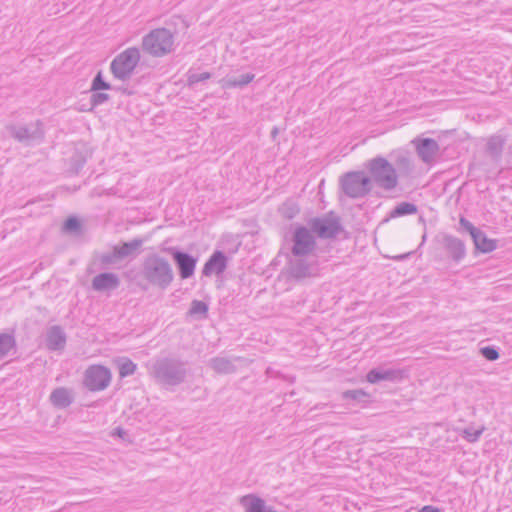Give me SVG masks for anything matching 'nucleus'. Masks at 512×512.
<instances>
[{"label": "nucleus", "mask_w": 512, "mask_h": 512, "mask_svg": "<svg viewBox=\"0 0 512 512\" xmlns=\"http://www.w3.org/2000/svg\"><path fill=\"white\" fill-rule=\"evenodd\" d=\"M139 276L145 282L144 288L154 287L161 291L168 289L175 278L169 260L158 253H150L144 257Z\"/></svg>", "instance_id": "1"}, {"label": "nucleus", "mask_w": 512, "mask_h": 512, "mask_svg": "<svg viewBox=\"0 0 512 512\" xmlns=\"http://www.w3.org/2000/svg\"><path fill=\"white\" fill-rule=\"evenodd\" d=\"M149 374L161 386H178L187 378V363L176 357L157 358L152 362Z\"/></svg>", "instance_id": "2"}, {"label": "nucleus", "mask_w": 512, "mask_h": 512, "mask_svg": "<svg viewBox=\"0 0 512 512\" xmlns=\"http://www.w3.org/2000/svg\"><path fill=\"white\" fill-rule=\"evenodd\" d=\"M366 168L371 179L378 187L391 191L398 185V173L393 164L382 156L367 161Z\"/></svg>", "instance_id": "3"}, {"label": "nucleus", "mask_w": 512, "mask_h": 512, "mask_svg": "<svg viewBox=\"0 0 512 512\" xmlns=\"http://www.w3.org/2000/svg\"><path fill=\"white\" fill-rule=\"evenodd\" d=\"M142 49L153 57H163L174 50V34L166 28L153 29L142 38Z\"/></svg>", "instance_id": "4"}, {"label": "nucleus", "mask_w": 512, "mask_h": 512, "mask_svg": "<svg viewBox=\"0 0 512 512\" xmlns=\"http://www.w3.org/2000/svg\"><path fill=\"white\" fill-rule=\"evenodd\" d=\"M140 58V50L137 47H129L122 51L110 63V71L112 75L120 81L129 80L139 63Z\"/></svg>", "instance_id": "5"}, {"label": "nucleus", "mask_w": 512, "mask_h": 512, "mask_svg": "<svg viewBox=\"0 0 512 512\" xmlns=\"http://www.w3.org/2000/svg\"><path fill=\"white\" fill-rule=\"evenodd\" d=\"M309 229L320 239H334L344 230L341 218L330 212L322 217H314L307 222Z\"/></svg>", "instance_id": "6"}, {"label": "nucleus", "mask_w": 512, "mask_h": 512, "mask_svg": "<svg viewBox=\"0 0 512 512\" xmlns=\"http://www.w3.org/2000/svg\"><path fill=\"white\" fill-rule=\"evenodd\" d=\"M343 192L350 198H362L372 190L371 179L362 171L348 172L340 179Z\"/></svg>", "instance_id": "7"}, {"label": "nucleus", "mask_w": 512, "mask_h": 512, "mask_svg": "<svg viewBox=\"0 0 512 512\" xmlns=\"http://www.w3.org/2000/svg\"><path fill=\"white\" fill-rule=\"evenodd\" d=\"M143 239L135 238L129 242H122L114 245L112 251L100 255V263L104 267L114 265L128 257H134L139 248L143 245Z\"/></svg>", "instance_id": "8"}, {"label": "nucleus", "mask_w": 512, "mask_h": 512, "mask_svg": "<svg viewBox=\"0 0 512 512\" xmlns=\"http://www.w3.org/2000/svg\"><path fill=\"white\" fill-rule=\"evenodd\" d=\"M6 129L11 137L25 145H30L33 142L42 141L44 138V130L40 120L32 122L28 125L10 124L7 125Z\"/></svg>", "instance_id": "9"}, {"label": "nucleus", "mask_w": 512, "mask_h": 512, "mask_svg": "<svg viewBox=\"0 0 512 512\" xmlns=\"http://www.w3.org/2000/svg\"><path fill=\"white\" fill-rule=\"evenodd\" d=\"M293 246L291 248L292 256L305 257L312 253L316 248V240L309 227L298 226L292 235Z\"/></svg>", "instance_id": "10"}, {"label": "nucleus", "mask_w": 512, "mask_h": 512, "mask_svg": "<svg viewBox=\"0 0 512 512\" xmlns=\"http://www.w3.org/2000/svg\"><path fill=\"white\" fill-rule=\"evenodd\" d=\"M110 370L102 365L89 366L84 374V385L92 392L106 389L111 382Z\"/></svg>", "instance_id": "11"}, {"label": "nucleus", "mask_w": 512, "mask_h": 512, "mask_svg": "<svg viewBox=\"0 0 512 512\" xmlns=\"http://www.w3.org/2000/svg\"><path fill=\"white\" fill-rule=\"evenodd\" d=\"M459 225L462 229L467 231L475 245V249L481 253H490L497 248V241L490 239L486 234L479 228L475 227L468 219L461 216L459 219Z\"/></svg>", "instance_id": "12"}, {"label": "nucleus", "mask_w": 512, "mask_h": 512, "mask_svg": "<svg viewBox=\"0 0 512 512\" xmlns=\"http://www.w3.org/2000/svg\"><path fill=\"white\" fill-rule=\"evenodd\" d=\"M169 253L178 269L181 279H188L193 276L197 264V258L177 248H169Z\"/></svg>", "instance_id": "13"}, {"label": "nucleus", "mask_w": 512, "mask_h": 512, "mask_svg": "<svg viewBox=\"0 0 512 512\" xmlns=\"http://www.w3.org/2000/svg\"><path fill=\"white\" fill-rule=\"evenodd\" d=\"M440 243L453 262L460 263L465 259L467 254L466 246L460 238L451 234H443Z\"/></svg>", "instance_id": "14"}, {"label": "nucleus", "mask_w": 512, "mask_h": 512, "mask_svg": "<svg viewBox=\"0 0 512 512\" xmlns=\"http://www.w3.org/2000/svg\"><path fill=\"white\" fill-rule=\"evenodd\" d=\"M405 376L406 371L400 368L377 367L367 373L366 379L371 384H377L381 381L400 382Z\"/></svg>", "instance_id": "15"}, {"label": "nucleus", "mask_w": 512, "mask_h": 512, "mask_svg": "<svg viewBox=\"0 0 512 512\" xmlns=\"http://www.w3.org/2000/svg\"><path fill=\"white\" fill-rule=\"evenodd\" d=\"M413 143L416 146L419 158L427 164H430L435 160L440 150L439 144L432 138L415 139Z\"/></svg>", "instance_id": "16"}, {"label": "nucleus", "mask_w": 512, "mask_h": 512, "mask_svg": "<svg viewBox=\"0 0 512 512\" xmlns=\"http://www.w3.org/2000/svg\"><path fill=\"white\" fill-rule=\"evenodd\" d=\"M227 264L228 257L226 254L223 251L216 250L205 262L202 269V275L206 277H209L213 274L220 275L226 270Z\"/></svg>", "instance_id": "17"}, {"label": "nucleus", "mask_w": 512, "mask_h": 512, "mask_svg": "<svg viewBox=\"0 0 512 512\" xmlns=\"http://www.w3.org/2000/svg\"><path fill=\"white\" fill-rule=\"evenodd\" d=\"M120 286V279L117 274L112 272H103L92 279L91 287L97 292H109L116 290Z\"/></svg>", "instance_id": "18"}, {"label": "nucleus", "mask_w": 512, "mask_h": 512, "mask_svg": "<svg viewBox=\"0 0 512 512\" xmlns=\"http://www.w3.org/2000/svg\"><path fill=\"white\" fill-rule=\"evenodd\" d=\"M288 272L295 279H303L314 274V266L304 257L292 256L288 261Z\"/></svg>", "instance_id": "19"}, {"label": "nucleus", "mask_w": 512, "mask_h": 512, "mask_svg": "<svg viewBox=\"0 0 512 512\" xmlns=\"http://www.w3.org/2000/svg\"><path fill=\"white\" fill-rule=\"evenodd\" d=\"M66 334L61 326L53 325L46 333L45 344L50 351H61L66 345Z\"/></svg>", "instance_id": "20"}, {"label": "nucleus", "mask_w": 512, "mask_h": 512, "mask_svg": "<svg viewBox=\"0 0 512 512\" xmlns=\"http://www.w3.org/2000/svg\"><path fill=\"white\" fill-rule=\"evenodd\" d=\"M75 400L72 389L57 387L49 395L50 403L57 409L69 407Z\"/></svg>", "instance_id": "21"}, {"label": "nucleus", "mask_w": 512, "mask_h": 512, "mask_svg": "<svg viewBox=\"0 0 512 512\" xmlns=\"http://www.w3.org/2000/svg\"><path fill=\"white\" fill-rule=\"evenodd\" d=\"M395 168L398 173V177H408L414 170V164L409 157L407 152L399 151L393 154Z\"/></svg>", "instance_id": "22"}, {"label": "nucleus", "mask_w": 512, "mask_h": 512, "mask_svg": "<svg viewBox=\"0 0 512 512\" xmlns=\"http://www.w3.org/2000/svg\"><path fill=\"white\" fill-rule=\"evenodd\" d=\"M506 140L501 134L492 135L487 139L486 152L493 160H500Z\"/></svg>", "instance_id": "23"}, {"label": "nucleus", "mask_w": 512, "mask_h": 512, "mask_svg": "<svg viewBox=\"0 0 512 512\" xmlns=\"http://www.w3.org/2000/svg\"><path fill=\"white\" fill-rule=\"evenodd\" d=\"M17 343L14 331L0 332V358H5L11 351L16 352Z\"/></svg>", "instance_id": "24"}, {"label": "nucleus", "mask_w": 512, "mask_h": 512, "mask_svg": "<svg viewBox=\"0 0 512 512\" xmlns=\"http://www.w3.org/2000/svg\"><path fill=\"white\" fill-rule=\"evenodd\" d=\"M209 366L219 374H231L236 371V366L226 357H214L209 360Z\"/></svg>", "instance_id": "25"}, {"label": "nucleus", "mask_w": 512, "mask_h": 512, "mask_svg": "<svg viewBox=\"0 0 512 512\" xmlns=\"http://www.w3.org/2000/svg\"><path fill=\"white\" fill-rule=\"evenodd\" d=\"M255 78L253 73L242 74L239 77H228L222 80L223 88H243Z\"/></svg>", "instance_id": "26"}, {"label": "nucleus", "mask_w": 512, "mask_h": 512, "mask_svg": "<svg viewBox=\"0 0 512 512\" xmlns=\"http://www.w3.org/2000/svg\"><path fill=\"white\" fill-rule=\"evenodd\" d=\"M417 211L418 208L414 203L401 202L390 211L389 217L397 218L405 215H412L417 213Z\"/></svg>", "instance_id": "27"}, {"label": "nucleus", "mask_w": 512, "mask_h": 512, "mask_svg": "<svg viewBox=\"0 0 512 512\" xmlns=\"http://www.w3.org/2000/svg\"><path fill=\"white\" fill-rule=\"evenodd\" d=\"M208 305L200 300H193L190 304L188 314L197 319H206L208 317Z\"/></svg>", "instance_id": "28"}, {"label": "nucleus", "mask_w": 512, "mask_h": 512, "mask_svg": "<svg viewBox=\"0 0 512 512\" xmlns=\"http://www.w3.org/2000/svg\"><path fill=\"white\" fill-rule=\"evenodd\" d=\"M342 398L356 403L366 404L369 402L370 395L362 389H353L344 391L342 393Z\"/></svg>", "instance_id": "29"}, {"label": "nucleus", "mask_w": 512, "mask_h": 512, "mask_svg": "<svg viewBox=\"0 0 512 512\" xmlns=\"http://www.w3.org/2000/svg\"><path fill=\"white\" fill-rule=\"evenodd\" d=\"M119 376L121 378L128 377L135 373L137 365L129 358H120L118 360Z\"/></svg>", "instance_id": "30"}, {"label": "nucleus", "mask_w": 512, "mask_h": 512, "mask_svg": "<svg viewBox=\"0 0 512 512\" xmlns=\"http://www.w3.org/2000/svg\"><path fill=\"white\" fill-rule=\"evenodd\" d=\"M112 87L110 83L104 80L102 71H98L91 83V91L110 90Z\"/></svg>", "instance_id": "31"}, {"label": "nucleus", "mask_w": 512, "mask_h": 512, "mask_svg": "<svg viewBox=\"0 0 512 512\" xmlns=\"http://www.w3.org/2000/svg\"><path fill=\"white\" fill-rule=\"evenodd\" d=\"M63 229L68 233L79 234L81 232V223L78 218L72 216L69 217L65 222Z\"/></svg>", "instance_id": "32"}, {"label": "nucleus", "mask_w": 512, "mask_h": 512, "mask_svg": "<svg viewBox=\"0 0 512 512\" xmlns=\"http://www.w3.org/2000/svg\"><path fill=\"white\" fill-rule=\"evenodd\" d=\"M211 76L212 75L209 72H203V73H199V74L189 73L188 77H187L188 86L192 87L199 82L206 81V80L210 79Z\"/></svg>", "instance_id": "33"}, {"label": "nucleus", "mask_w": 512, "mask_h": 512, "mask_svg": "<svg viewBox=\"0 0 512 512\" xmlns=\"http://www.w3.org/2000/svg\"><path fill=\"white\" fill-rule=\"evenodd\" d=\"M92 95L90 97V103L92 108L99 106L110 99V95L107 93H103L100 91H92Z\"/></svg>", "instance_id": "34"}, {"label": "nucleus", "mask_w": 512, "mask_h": 512, "mask_svg": "<svg viewBox=\"0 0 512 512\" xmlns=\"http://www.w3.org/2000/svg\"><path fill=\"white\" fill-rule=\"evenodd\" d=\"M483 433L482 429H473V428H466L463 430V438L466 439L470 443H474L478 441L480 436Z\"/></svg>", "instance_id": "35"}, {"label": "nucleus", "mask_w": 512, "mask_h": 512, "mask_svg": "<svg viewBox=\"0 0 512 512\" xmlns=\"http://www.w3.org/2000/svg\"><path fill=\"white\" fill-rule=\"evenodd\" d=\"M481 354L489 361H495L499 358V352L494 346H486L481 349Z\"/></svg>", "instance_id": "36"}, {"label": "nucleus", "mask_w": 512, "mask_h": 512, "mask_svg": "<svg viewBox=\"0 0 512 512\" xmlns=\"http://www.w3.org/2000/svg\"><path fill=\"white\" fill-rule=\"evenodd\" d=\"M283 215L288 218L292 219L299 211L296 205H284L283 209Z\"/></svg>", "instance_id": "37"}, {"label": "nucleus", "mask_w": 512, "mask_h": 512, "mask_svg": "<svg viewBox=\"0 0 512 512\" xmlns=\"http://www.w3.org/2000/svg\"><path fill=\"white\" fill-rule=\"evenodd\" d=\"M418 512H440V509L432 505H425Z\"/></svg>", "instance_id": "38"}, {"label": "nucleus", "mask_w": 512, "mask_h": 512, "mask_svg": "<svg viewBox=\"0 0 512 512\" xmlns=\"http://www.w3.org/2000/svg\"><path fill=\"white\" fill-rule=\"evenodd\" d=\"M85 162H86V160L84 158H79V159L75 160L73 166H74L76 172H78L80 169H82Z\"/></svg>", "instance_id": "39"}, {"label": "nucleus", "mask_w": 512, "mask_h": 512, "mask_svg": "<svg viewBox=\"0 0 512 512\" xmlns=\"http://www.w3.org/2000/svg\"><path fill=\"white\" fill-rule=\"evenodd\" d=\"M409 255H410V253H407V254H404V255L397 256L395 258L396 259H404V258L408 257Z\"/></svg>", "instance_id": "40"}, {"label": "nucleus", "mask_w": 512, "mask_h": 512, "mask_svg": "<svg viewBox=\"0 0 512 512\" xmlns=\"http://www.w3.org/2000/svg\"><path fill=\"white\" fill-rule=\"evenodd\" d=\"M425 240H426V235L424 234L422 237V243H424Z\"/></svg>", "instance_id": "41"}, {"label": "nucleus", "mask_w": 512, "mask_h": 512, "mask_svg": "<svg viewBox=\"0 0 512 512\" xmlns=\"http://www.w3.org/2000/svg\"><path fill=\"white\" fill-rule=\"evenodd\" d=\"M122 433H123V430L122 429H118V434L122 435Z\"/></svg>", "instance_id": "42"}]
</instances>
